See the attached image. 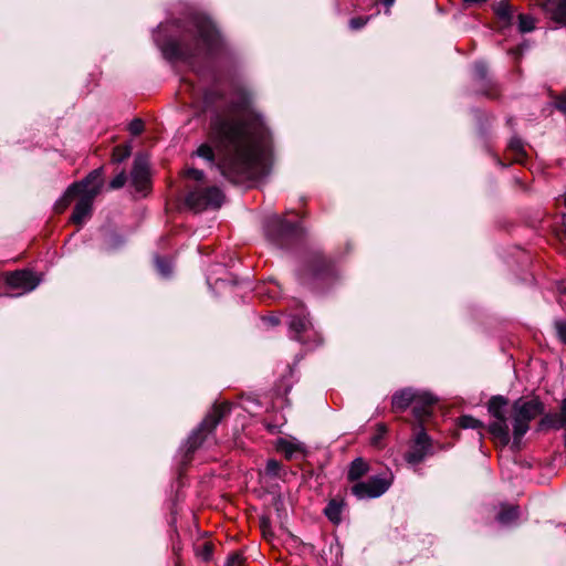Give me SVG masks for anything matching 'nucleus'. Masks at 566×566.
<instances>
[{
  "mask_svg": "<svg viewBox=\"0 0 566 566\" xmlns=\"http://www.w3.org/2000/svg\"><path fill=\"white\" fill-rule=\"evenodd\" d=\"M565 206H566V193H565Z\"/></svg>",
  "mask_w": 566,
  "mask_h": 566,
  "instance_id": "a18cd8bd",
  "label": "nucleus"
},
{
  "mask_svg": "<svg viewBox=\"0 0 566 566\" xmlns=\"http://www.w3.org/2000/svg\"><path fill=\"white\" fill-rule=\"evenodd\" d=\"M552 235L562 248H566V229L564 224V217L558 218L552 226Z\"/></svg>",
  "mask_w": 566,
  "mask_h": 566,
  "instance_id": "5701e85b",
  "label": "nucleus"
},
{
  "mask_svg": "<svg viewBox=\"0 0 566 566\" xmlns=\"http://www.w3.org/2000/svg\"><path fill=\"white\" fill-rule=\"evenodd\" d=\"M223 193L216 186L196 187L190 190L186 205L193 211L200 212L207 209H218L223 202Z\"/></svg>",
  "mask_w": 566,
  "mask_h": 566,
  "instance_id": "423d86ee",
  "label": "nucleus"
},
{
  "mask_svg": "<svg viewBox=\"0 0 566 566\" xmlns=\"http://www.w3.org/2000/svg\"><path fill=\"white\" fill-rule=\"evenodd\" d=\"M227 566H245V558L239 552H233L227 559Z\"/></svg>",
  "mask_w": 566,
  "mask_h": 566,
  "instance_id": "cd10ccee",
  "label": "nucleus"
},
{
  "mask_svg": "<svg viewBox=\"0 0 566 566\" xmlns=\"http://www.w3.org/2000/svg\"><path fill=\"white\" fill-rule=\"evenodd\" d=\"M386 430L387 429H386L385 424H382V423L378 424V431H379L380 434H384L386 432Z\"/></svg>",
  "mask_w": 566,
  "mask_h": 566,
  "instance_id": "79ce46f5",
  "label": "nucleus"
},
{
  "mask_svg": "<svg viewBox=\"0 0 566 566\" xmlns=\"http://www.w3.org/2000/svg\"><path fill=\"white\" fill-rule=\"evenodd\" d=\"M130 185L136 192L146 196L151 189L149 164L146 157L137 156L130 171Z\"/></svg>",
  "mask_w": 566,
  "mask_h": 566,
  "instance_id": "1a4fd4ad",
  "label": "nucleus"
},
{
  "mask_svg": "<svg viewBox=\"0 0 566 566\" xmlns=\"http://www.w3.org/2000/svg\"><path fill=\"white\" fill-rule=\"evenodd\" d=\"M214 551V545L211 541H205L201 544H197L195 547L196 556L205 562L211 559Z\"/></svg>",
  "mask_w": 566,
  "mask_h": 566,
  "instance_id": "b1692460",
  "label": "nucleus"
},
{
  "mask_svg": "<svg viewBox=\"0 0 566 566\" xmlns=\"http://www.w3.org/2000/svg\"><path fill=\"white\" fill-rule=\"evenodd\" d=\"M505 158L511 163L524 164L526 160V153L520 139L513 138L510 142L505 150Z\"/></svg>",
  "mask_w": 566,
  "mask_h": 566,
  "instance_id": "dca6fc26",
  "label": "nucleus"
},
{
  "mask_svg": "<svg viewBox=\"0 0 566 566\" xmlns=\"http://www.w3.org/2000/svg\"><path fill=\"white\" fill-rule=\"evenodd\" d=\"M343 507V500L332 499L324 509V513L333 524L337 525L342 521Z\"/></svg>",
  "mask_w": 566,
  "mask_h": 566,
  "instance_id": "6ab92c4d",
  "label": "nucleus"
},
{
  "mask_svg": "<svg viewBox=\"0 0 566 566\" xmlns=\"http://www.w3.org/2000/svg\"><path fill=\"white\" fill-rule=\"evenodd\" d=\"M431 449V440L423 429H421L411 441L405 459L409 464L420 463Z\"/></svg>",
  "mask_w": 566,
  "mask_h": 566,
  "instance_id": "9b49d317",
  "label": "nucleus"
},
{
  "mask_svg": "<svg viewBox=\"0 0 566 566\" xmlns=\"http://www.w3.org/2000/svg\"><path fill=\"white\" fill-rule=\"evenodd\" d=\"M127 181L126 174L124 171L115 176L109 182V189L116 190L122 188Z\"/></svg>",
  "mask_w": 566,
  "mask_h": 566,
  "instance_id": "c756f323",
  "label": "nucleus"
},
{
  "mask_svg": "<svg viewBox=\"0 0 566 566\" xmlns=\"http://www.w3.org/2000/svg\"><path fill=\"white\" fill-rule=\"evenodd\" d=\"M308 322L305 318H293L290 326L296 334L306 331Z\"/></svg>",
  "mask_w": 566,
  "mask_h": 566,
  "instance_id": "7c9ffc66",
  "label": "nucleus"
},
{
  "mask_svg": "<svg viewBox=\"0 0 566 566\" xmlns=\"http://www.w3.org/2000/svg\"><path fill=\"white\" fill-rule=\"evenodd\" d=\"M520 512L516 505H503L497 514V520L502 524H510L518 518Z\"/></svg>",
  "mask_w": 566,
  "mask_h": 566,
  "instance_id": "412c9836",
  "label": "nucleus"
},
{
  "mask_svg": "<svg viewBox=\"0 0 566 566\" xmlns=\"http://www.w3.org/2000/svg\"><path fill=\"white\" fill-rule=\"evenodd\" d=\"M436 399L427 392H417L412 412L419 421H424L432 412Z\"/></svg>",
  "mask_w": 566,
  "mask_h": 566,
  "instance_id": "f8f14e48",
  "label": "nucleus"
},
{
  "mask_svg": "<svg viewBox=\"0 0 566 566\" xmlns=\"http://www.w3.org/2000/svg\"><path fill=\"white\" fill-rule=\"evenodd\" d=\"M186 177L189 179H192L195 181H200L203 179L205 174L202 170L196 169V168H189L185 172Z\"/></svg>",
  "mask_w": 566,
  "mask_h": 566,
  "instance_id": "473e14b6",
  "label": "nucleus"
},
{
  "mask_svg": "<svg viewBox=\"0 0 566 566\" xmlns=\"http://www.w3.org/2000/svg\"><path fill=\"white\" fill-rule=\"evenodd\" d=\"M417 392L411 389H403L392 396L391 406L394 411H403L409 406L413 407Z\"/></svg>",
  "mask_w": 566,
  "mask_h": 566,
  "instance_id": "2eb2a0df",
  "label": "nucleus"
},
{
  "mask_svg": "<svg viewBox=\"0 0 566 566\" xmlns=\"http://www.w3.org/2000/svg\"><path fill=\"white\" fill-rule=\"evenodd\" d=\"M555 107L563 113H566V92L559 94L555 98Z\"/></svg>",
  "mask_w": 566,
  "mask_h": 566,
  "instance_id": "f704fd0d",
  "label": "nucleus"
},
{
  "mask_svg": "<svg viewBox=\"0 0 566 566\" xmlns=\"http://www.w3.org/2000/svg\"><path fill=\"white\" fill-rule=\"evenodd\" d=\"M488 95H489L490 97H492V98H495V97H497V96H499V93H497V91H494L493 93H488Z\"/></svg>",
  "mask_w": 566,
  "mask_h": 566,
  "instance_id": "c03bdc74",
  "label": "nucleus"
},
{
  "mask_svg": "<svg viewBox=\"0 0 566 566\" xmlns=\"http://www.w3.org/2000/svg\"><path fill=\"white\" fill-rule=\"evenodd\" d=\"M265 470L268 474L277 475L281 470V463L276 460H269Z\"/></svg>",
  "mask_w": 566,
  "mask_h": 566,
  "instance_id": "72a5a7b5",
  "label": "nucleus"
},
{
  "mask_svg": "<svg viewBox=\"0 0 566 566\" xmlns=\"http://www.w3.org/2000/svg\"><path fill=\"white\" fill-rule=\"evenodd\" d=\"M541 7L552 21L566 25V0H543Z\"/></svg>",
  "mask_w": 566,
  "mask_h": 566,
  "instance_id": "ddd939ff",
  "label": "nucleus"
},
{
  "mask_svg": "<svg viewBox=\"0 0 566 566\" xmlns=\"http://www.w3.org/2000/svg\"><path fill=\"white\" fill-rule=\"evenodd\" d=\"M488 0H464V2L467 3H483V2H486Z\"/></svg>",
  "mask_w": 566,
  "mask_h": 566,
  "instance_id": "37998d69",
  "label": "nucleus"
},
{
  "mask_svg": "<svg viewBox=\"0 0 566 566\" xmlns=\"http://www.w3.org/2000/svg\"><path fill=\"white\" fill-rule=\"evenodd\" d=\"M132 148L128 144L117 145L112 151V161L122 163L130 156Z\"/></svg>",
  "mask_w": 566,
  "mask_h": 566,
  "instance_id": "a878e982",
  "label": "nucleus"
},
{
  "mask_svg": "<svg viewBox=\"0 0 566 566\" xmlns=\"http://www.w3.org/2000/svg\"><path fill=\"white\" fill-rule=\"evenodd\" d=\"M369 21V17H355L349 20V28L353 31L363 29Z\"/></svg>",
  "mask_w": 566,
  "mask_h": 566,
  "instance_id": "c85d7f7f",
  "label": "nucleus"
},
{
  "mask_svg": "<svg viewBox=\"0 0 566 566\" xmlns=\"http://www.w3.org/2000/svg\"><path fill=\"white\" fill-rule=\"evenodd\" d=\"M556 329L560 340L566 344V322H557Z\"/></svg>",
  "mask_w": 566,
  "mask_h": 566,
  "instance_id": "c9c22d12",
  "label": "nucleus"
},
{
  "mask_svg": "<svg viewBox=\"0 0 566 566\" xmlns=\"http://www.w3.org/2000/svg\"><path fill=\"white\" fill-rule=\"evenodd\" d=\"M77 191L76 182L72 184L65 191L62 198H60L54 205V211L56 213H63L70 203L75 199Z\"/></svg>",
  "mask_w": 566,
  "mask_h": 566,
  "instance_id": "aec40b11",
  "label": "nucleus"
},
{
  "mask_svg": "<svg viewBox=\"0 0 566 566\" xmlns=\"http://www.w3.org/2000/svg\"><path fill=\"white\" fill-rule=\"evenodd\" d=\"M157 264H158V268L160 269V272H161L163 274H165V275H166V274H168V273H169V270H168L166 266H164V264H163V262H161V261H158V262H157Z\"/></svg>",
  "mask_w": 566,
  "mask_h": 566,
  "instance_id": "ea45409f",
  "label": "nucleus"
},
{
  "mask_svg": "<svg viewBox=\"0 0 566 566\" xmlns=\"http://www.w3.org/2000/svg\"><path fill=\"white\" fill-rule=\"evenodd\" d=\"M475 71H476V73L479 74L480 77H484L485 76L486 70H485L483 64H476L475 65Z\"/></svg>",
  "mask_w": 566,
  "mask_h": 566,
  "instance_id": "4c0bfd02",
  "label": "nucleus"
},
{
  "mask_svg": "<svg viewBox=\"0 0 566 566\" xmlns=\"http://www.w3.org/2000/svg\"><path fill=\"white\" fill-rule=\"evenodd\" d=\"M514 12L513 7L506 0H501L494 6V13L503 29L512 25Z\"/></svg>",
  "mask_w": 566,
  "mask_h": 566,
  "instance_id": "4468645a",
  "label": "nucleus"
},
{
  "mask_svg": "<svg viewBox=\"0 0 566 566\" xmlns=\"http://www.w3.org/2000/svg\"><path fill=\"white\" fill-rule=\"evenodd\" d=\"M394 475L386 471L379 475L370 476L366 481H358L350 488V492L358 500L373 499L382 495L392 484Z\"/></svg>",
  "mask_w": 566,
  "mask_h": 566,
  "instance_id": "0eeeda50",
  "label": "nucleus"
},
{
  "mask_svg": "<svg viewBox=\"0 0 566 566\" xmlns=\"http://www.w3.org/2000/svg\"><path fill=\"white\" fill-rule=\"evenodd\" d=\"M6 283L14 290L30 292L40 283V277L30 270H18L6 274Z\"/></svg>",
  "mask_w": 566,
  "mask_h": 566,
  "instance_id": "9d476101",
  "label": "nucleus"
},
{
  "mask_svg": "<svg viewBox=\"0 0 566 566\" xmlns=\"http://www.w3.org/2000/svg\"><path fill=\"white\" fill-rule=\"evenodd\" d=\"M165 53L172 59L191 63L196 59L228 54L229 46L211 20L198 17L180 41L167 44Z\"/></svg>",
  "mask_w": 566,
  "mask_h": 566,
  "instance_id": "f03ea898",
  "label": "nucleus"
},
{
  "mask_svg": "<svg viewBox=\"0 0 566 566\" xmlns=\"http://www.w3.org/2000/svg\"><path fill=\"white\" fill-rule=\"evenodd\" d=\"M230 411L231 403L228 401L213 405L212 409L202 420L199 430L190 437V449H196L205 439V433L212 432L220 421L230 413Z\"/></svg>",
  "mask_w": 566,
  "mask_h": 566,
  "instance_id": "6e6552de",
  "label": "nucleus"
},
{
  "mask_svg": "<svg viewBox=\"0 0 566 566\" xmlns=\"http://www.w3.org/2000/svg\"><path fill=\"white\" fill-rule=\"evenodd\" d=\"M280 228L284 233H293L294 231H296V226L286 221H281Z\"/></svg>",
  "mask_w": 566,
  "mask_h": 566,
  "instance_id": "e433bc0d",
  "label": "nucleus"
},
{
  "mask_svg": "<svg viewBox=\"0 0 566 566\" xmlns=\"http://www.w3.org/2000/svg\"><path fill=\"white\" fill-rule=\"evenodd\" d=\"M380 2L389 8L394 4L395 0H380Z\"/></svg>",
  "mask_w": 566,
  "mask_h": 566,
  "instance_id": "a19ab883",
  "label": "nucleus"
},
{
  "mask_svg": "<svg viewBox=\"0 0 566 566\" xmlns=\"http://www.w3.org/2000/svg\"><path fill=\"white\" fill-rule=\"evenodd\" d=\"M263 321L268 324H271V325H275L277 324V319L273 316H270V317H264Z\"/></svg>",
  "mask_w": 566,
  "mask_h": 566,
  "instance_id": "58836bf2",
  "label": "nucleus"
},
{
  "mask_svg": "<svg viewBox=\"0 0 566 566\" xmlns=\"http://www.w3.org/2000/svg\"><path fill=\"white\" fill-rule=\"evenodd\" d=\"M507 405V399L502 396L492 397L488 403V410L494 419L488 430L495 443L501 447H505L510 442V428L506 419Z\"/></svg>",
  "mask_w": 566,
  "mask_h": 566,
  "instance_id": "20e7f679",
  "label": "nucleus"
},
{
  "mask_svg": "<svg viewBox=\"0 0 566 566\" xmlns=\"http://www.w3.org/2000/svg\"><path fill=\"white\" fill-rule=\"evenodd\" d=\"M144 130V123L142 119L136 118L129 124V132L130 134L137 136L142 134Z\"/></svg>",
  "mask_w": 566,
  "mask_h": 566,
  "instance_id": "2f4dec72",
  "label": "nucleus"
},
{
  "mask_svg": "<svg viewBox=\"0 0 566 566\" xmlns=\"http://www.w3.org/2000/svg\"><path fill=\"white\" fill-rule=\"evenodd\" d=\"M276 450L284 454L286 460L293 459L296 454L304 452V447L294 440L279 439Z\"/></svg>",
  "mask_w": 566,
  "mask_h": 566,
  "instance_id": "f3484780",
  "label": "nucleus"
},
{
  "mask_svg": "<svg viewBox=\"0 0 566 566\" xmlns=\"http://www.w3.org/2000/svg\"><path fill=\"white\" fill-rule=\"evenodd\" d=\"M547 421L553 428L559 429L566 426V398L562 402L560 412L552 415Z\"/></svg>",
  "mask_w": 566,
  "mask_h": 566,
  "instance_id": "393cba45",
  "label": "nucleus"
},
{
  "mask_svg": "<svg viewBox=\"0 0 566 566\" xmlns=\"http://www.w3.org/2000/svg\"><path fill=\"white\" fill-rule=\"evenodd\" d=\"M543 403L536 399H518L513 403V434L520 440L530 429V422L543 412Z\"/></svg>",
  "mask_w": 566,
  "mask_h": 566,
  "instance_id": "39448f33",
  "label": "nucleus"
},
{
  "mask_svg": "<svg viewBox=\"0 0 566 566\" xmlns=\"http://www.w3.org/2000/svg\"><path fill=\"white\" fill-rule=\"evenodd\" d=\"M368 471H369L368 463L364 459L357 458L349 465V469L347 472V479H348V481L356 483V482L360 481V479Z\"/></svg>",
  "mask_w": 566,
  "mask_h": 566,
  "instance_id": "a211bd4d",
  "label": "nucleus"
},
{
  "mask_svg": "<svg viewBox=\"0 0 566 566\" xmlns=\"http://www.w3.org/2000/svg\"><path fill=\"white\" fill-rule=\"evenodd\" d=\"M209 142L198 147L197 156L216 161L231 182L258 180L272 169V134L249 93H241L211 119Z\"/></svg>",
  "mask_w": 566,
  "mask_h": 566,
  "instance_id": "f257e3e1",
  "label": "nucleus"
},
{
  "mask_svg": "<svg viewBox=\"0 0 566 566\" xmlns=\"http://www.w3.org/2000/svg\"><path fill=\"white\" fill-rule=\"evenodd\" d=\"M103 184L102 168L94 169L83 180L76 182L75 199L77 201L70 218L72 223L81 227L92 216L93 202L101 192Z\"/></svg>",
  "mask_w": 566,
  "mask_h": 566,
  "instance_id": "7ed1b4c3",
  "label": "nucleus"
},
{
  "mask_svg": "<svg viewBox=\"0 0 566 566\" xmlns=\"http://www.w3.org/2000/svg\"><path fill=\"white\" fill-rule=\"evenodd\" d=\"M537 19L527 13L517 15V29L521 33H528L536 29Z\"/></svg>",
  "mask_w": 566,
  "mask_h": 566,
  "instance_id": "4be33fe9",
  "label": "nucleus"
},
{
  "mask_svg": "<svg viewBox=\"0 0 566 566\" xmlns=\"http://www.w3.org/2000/svg\"><path fill=\"white\" fill-rule=\"evenodd\" d=\"M459 426L463 429H483V423L472 416L460 417Z\"/></svg>",
  "mask_w": 566,
  "mask_h": 566,
  "instance_id": "bb28decb",
  "label": "nucleus"
}]
</instances>
